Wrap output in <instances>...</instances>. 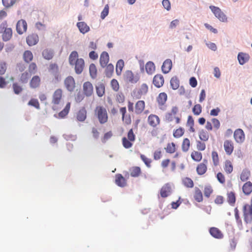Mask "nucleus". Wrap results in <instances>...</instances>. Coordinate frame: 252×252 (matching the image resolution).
Here are the masks:
<instances>
[{"label":"nucleus","mask_w":252,"mask_h":252,"mask_svg":"<svg viewBox=\"0 0 252 252\" xmlns=\"http://www.w3.org/2000/svg\"><path fill=\"white\" fill-rule=\"evenodd\" d=\"M39 40L37 34L31 33L29 34L26 38V42L28 45L32 46L36 44Z\"/></svg>","instance_id":"nucleus-15"},{"label":"nucleus","mask_w":252,"mask_h":252,"mask_svg":"<svg viewBox=\"0 0 252 252\" xmlns=\"http://www.w3.org/2000/svg\"><path fill=\"white\" fill-rule=\"evenodd\" d=\"M167 99V95L165 93H160L157 98V102L159 105H163Z\"/></svg>","instance_id":"nucleus-29"},{"label":"nucleus","mask_w":252,"mask_h":252,"mask_svg":"<svg viewBox=\"0 0 252 252\" xmlns=\"http://www.w3.org/2000/svg\"><path fill=\"white\" fill-rule=\"evenodd\" d=\"M94 115L101 125L108 121V114L107 109L102 105H97L94 109Z\"/></svg>","instance_id":"nucleus-1"},{"label":"nucleus","mask_w":252,"mask_h":252,"mask_svg":"<svg viewBox=\"0 0 252 252\" xmlns=\"http://www.w3.org/2000/svg\"><path fill=\"white\" fill-rule=\"evenodd\" d=\"M141 173V168L138 166H133L130 169V176L133 177H138Z\"/></svg>","instance_id":"nucleus-37"},{"label":"nucleus","mask_w":252,"mask_h":252,"mask_svg":"<svg viewBox=\"0 0 252 252\" xmlns=\"http://www.w3.org/2000/svg\"><path fill=\"white\" fill-rule=\"evenodd\" d=\"M148 91V87L146 84H143L141 85L140 89L139 90V94L141 95L145 94Z\"/></svg>","instance_id":"nucleus-63"},{"label":"nucleus","mask_w":252,"mask_h":252,"mask_svg":"<svg viewBox=\"0 0 252 252\" xmlns=\"http://www.w3.org/2000/svg\"><path fill=\"white\" fill-rule=\"evenodd\" d=\"M172 66V61L170 59L166 60L163 63V64L161 66L162 71L164 73H168Z\"/></svg>","instance_id":"nucleus-27"},{"label":"nucleus","mask_w":252,"mask_h":252,"mask_svg":"<svg viewBox=\"0 0 252 252\" xmlns=\"http://www.w3.org/2000/svg\"><path fill=\"white\" fill-rule=\"evenodd\" d=\"M250 176V171L248 169H245L242 171L240 175V179L242 181L245 182L246 181H247L249 179Z\"/></svg>","instance_id":"nucleus-48"},{"label":"nucleus","mask_w":252,"mask_h":252,"mask_svg":"<svg viewBox=\"0 0 252 252\" xmlns=\"http://www.w3.org/2000/svg\"><path fill=\"white\" fill-rule=\"evenodd\" d=\"M115 183L119 187H124L126 185V181L121 174H117L115 175Z\"/></svg>","instance_id":"nucleus-25"},{"label":"nucleus","mask_w":252,"mask_h":252,"mask_svg":"<svg viewBox=\"0 0 252 252\" xmlns=\"http://www.w3.org/2000/svg\"><path fill=\"white\" fill-rule=\"evenodd\" d=\"M27 30V24L25 20L21 19L19 20L16 25V31L19 34L25 32Z\"/></svg>","instance_id":"nucleus-9"},{"label":"nucleus","mask_w":252,"mask_h":252,"mask_svg":"<svg viewBox=\"0 0 252 252\" xmlns=\"http://www.w3.org/2000/svg\"><path fill=\"white\" fill-rule=\"evenodd\" d=\"M37 69V65L35 63H31L28 67L29 72L32 74H34Z\"/></svg>","instance_id":"nucleus-59"},{"label":"nucleus","mask_w":252,"mask_h":252,"mask_svg":"<svg viewBox=\"0 0 252 252\" xmlns=\"http://www.w3.org/2000/svg\"><path fill=\"white\" fill-rule=\"evenodd\" d=\"M48 69L50 74L54 76L56 79H58L59 69L57 64L55 63H50L49 65Z\"/></svg>","instance_id":"nucleus-17"},{"label":"nucleus","mask_w":252,"mask_h":252,"mask_svg":"<svg viewBox=\"0 0 252 252\" xmlns=\"http://www.w3.org/2000/svg\"><path fill=\"white\" fill-rule=\"evenodd\" d=\"M63 93L62 89H57L53 94L51 103L52 109L54 110H57L61 105L63 101Z\"/></svg>","instance_id":"nucleus-2"},{"label":"nucleus","mask_w":252,"mask_h":252,"mask_svg":"<svg viewBox=\"0 0 252 252\" xmlns=\"http://www.w3.org/2000/svg\"><path fill=\"white\" fill-rule=\"evenodd\" d=\"M243 212L244 220L247 223H251L252 221V207L249 204H245L243 208Z\"/></svg>","instance_id":"nucleus-6"},{"label":"nucleus","mask_w":252,"mask_h":252,"mask_svg":"<svg viewBox=\"0 0 252 252\" xmlns=\"http://www.w3.org/2000/svg\"><path fill=\"white\" fill-rule=\"evenodd\" d=\"M0 33H2V39L4 41H9L12 36V30L8 28L6 21L0 24Z\"/></svg>","instance_id":"nucleus-3"},{"label":"nucleus","mask_w":252,"mask_h":252,"mask_svg":"<svg viewBox=\"0 0 252 252\" xmlns=\"http://www.w3.org/2000/svg\"><path fill=\"white\" fill-rule=\"evenodd\" d=\"M75 65V72L79 74L82 72L83 71L84 66H85V62L83 59L80 58L79 60H77L75 63H74V65Z\"/></svg>","instance_id":"nucleus-16"},{"label":"nucleus","mask_w":252,"mask_h":252,"mask_svg":"<svg viewBox=\"0 0 252 252\" xmlns=\"http://www.w3.org/2000/svg\"><path fill=\"white\" fill-rule=\"evenodd\" d=\"M106 67V69L105 70V73L106 76L107 77H111L114 72V67L112 64L109 63L108 64H107Z\"/></svg>","instance_id":"nucleus-44"},{"label":"nucleus","mask_w":252,"mask_h":252,"mask_svg":"<svg viewBox=\"0 0 252 252\" xmlns=\"http://www.w3.org/2000/svg\"><path fill=\"white\" fill-rule=\"evenodd\" d=\"M170 85L173 90H176L179 87L180 81L177 76H174L171 79Z\"/></svg>","instance_id":"nucleus-45"},{"label":"nucleus","mask_w":252,"mask_h":252,"mask_svg":"<svg viewBox=\"0 0 252 252\" xmlns=\"http://www.w3.org/2000/svg\"><path fill=\"white\" fill-rule=\"evenodd\" d=\"M140 158L147 167L150 168L151 167L152 160L151 158H147L145 155L142 154L140 155Z\"/></svg>","instance_id":"nucleus-54"},{"label":"nucleus","mask_w":252,"mask_h":252,"mask_svg":"<svg viewBox=\"0 0 252 252\" xmlns=\"http://www.w3.org/2000/svg\"><path fill=\"white\" fill-rule=\"evenodd\" d=\"M23 59L27 63H29L33 59V55L31 51H25L23 54Z\"/></svg>","instance_id":"nucleus-41"},{"label":"nucleus","mask_w":252,"mask_h":252,"mask_svg":"<svg viewBox=\"0 0 252 252\" xmlns=\"http://www.w3.org/2000/svg\"><path fill=\"white\" fill-rule=\"evenodd\" d=\"M242 189L246 195H249L252 192V183L250 181L247 182L244 184Z\"/></svg>","instance_id":"nucleus-33"},{"label":"nucleus","mask_w":252,"mask_h":252,"mask_svg":"<svg viewBox=\"0 0 252 252\" xmlns=\"http://www.w3.org/2000/svg\"><path fill=\"white\" fill-rule=\"evenodd\" d=\"M223 146L226 154L230 155L234 150V146L232 141L228 140H225L224 142Z\"/></svg>","instance_id":"nucleus-22"},{"label":"nucleus","mask_w":252,"mask_h":252,"mask_svg":"<svg viewBox=\"0 0 252 252\" xmlns=\"http://www.w3.org/2000/svg\"><path fill=\"white\" fill-rule=\"evenodd\" d=\"M125 100V96L122 93L118 94L116 96V101L119 103H123Z\"/></svg>","instance_id":"nucleus-61"},{"label":"nucleus","mask_w":252,"mask_h":252,"mask_svg":"<svg viewBox=\"0 0 252 252\" xmlns=\"http://www.w3.org/2000/svg\"><path fill=\"white\" fill-rule=\"evenodd\" d=\"M217 178L218 181L221 184H224L225 183V178L224 175L221 172L218 173Z\"/></svg>","instance_id":"nucleus-62"},{"label":"nucleus","mask_w":252,"mask_h":252,"mask_svg":"<svg viewBox=\"0 0 252 252\" xmlns=\"http://www.w3.org/2000/svg\"><path fill=\"white\" fill-rule=\"evenodd\" d=\"M145 107V103L143 100H138L135 105L134 113L136 114H140L144 111Z\"/></svg>","instance_id":"nucleus-23"},{"label":"nucleus","mask_w":252,"mask_h":252,"mask_svg":"<svg viewBox=\"0 0 252 252\" xmlns=\"http://www.w3.org/2000/svg\"><path fill=\"white\" fill-rule=\"evenodd\" d=\"M87 118V111L85 107L81 108L76 114V119L79 122H84Z\"/></svg>","instance_id":"nucleus-26"},{"label":"nucleus","mask_w":252,"mask_h":252,"mask_svg":"<svg viewBox=\"0 0 252 252\" xmlns=\"http://www.w3.org/2000/svg\"><path fill=\"white\" fill-rule=\"evenodd\" d=\"M12 88L14 93L16 94H19L23 91V88L17 83H14L12 84Z\"/></svg>","instance_id":"nucleus-56"},{"label":"nucleus","mask_w":252,"mask_h":252,"mask_svg":"<svg viewBox=\"0 0 252 252\" xmlns=\"http://www.w3.org/2000/svg\"><path fill=\"white\" fill-rule=\"evenodd\" d=\"M124 66V61L123 60H119L117 63L116 67V72L118 75H120L121 74Z\"/></svg>","instance_id":"nucleus-46"},{"label":"nucleus","mask_w":252,"mask_h":252,"mask_svg":"<svg viewBox=\"0 0 252 252\" xmlns=\"http://www.w3.org/2000/svg\"><path fill=\"white\" fill-rule=\"evenodd\" d=\"M199 137L200 140L206 141L209 139V134L207 131L202 130L199 132Z\"/></svg>","instance_id":"nucleus-57"},{"label":"nucleus","mask_w":252,"mask_h":252,"mask_svg":"<svg viewBox=\"0 0 252 252\" xmlns=\"http://www.w3.org/2000/svg\"><path fill=\"white\" fill-rule=\"evenodd\" d=\"M160 119L156 115L151 114L148 117V123L149 125L153 127H156L160 124Z\"/></svg>","instance_id":"nucleus-13"},{"label":"nucleus","mask_w":252,"mask_h":252,"mask_svg":"<svg viewBox=\"0 0 252 252\" xmlns=\"http://www.w3.org/2000/svg\"><path fill=\"white\" fill-rule=\"evenodd\" d=\"M202 112V107L199 104H195L192 108V112L195 115H199Z\"/></svg>","instance_id":"nucleus-58"},{"label":"nucleus","mask_w":252,"mask_h":252,"mask_svg":"<svg viewBox=\"0 0 252 252\" xmlns=\"http://www.w3.org/2000/svg\"><path fill=\"white\" fill-rule=\"evenodd\" d=\"M208 160L204 159L202 162L198 164L196 167V172L199 175L204 174L207 170Z\"/></svg>","instance_id":"nucleus-11"},{"label":"nucleus","mask_w":252,"mask_h":252,"mask_svg":"<svg viewBox=\"0 0 252 252\" xmlns=\"http://www.w3.org/2000/svg\"><path fill=\"white\" fill-rule=\"evenodd\" d=\"M42 56L46 60H51L54 56L53 50L48 49H45L42 52Z\"/></svg>","instance_id":"nucleus-39"},{"label":"nucleus","mask_w":252,"mask_h":252,"mask_svg":"<svg viewBox=\"0 0 252 252\" xmlns=\"http://www.w3.org/2000/svg\"><path fill=\"white\" fill-rule=\"evenodd\" d=\"M124 79L126 81L131 83H136L139 80L138 75H134L130 70H127L124 74Z\"/></svg>","instance_id":"nucleus-12"},{"label":"nucleus","mask_w":252,"mask_h":252,"mask_svg":"<svg viewBox=\"0 0 252 252\" xmlns=\"http://www.w3.org/2000/svg\"><path fill=\"white\" fill-rule=\"evenodd\" d=\"M223 169L225 172L227 174H229L232 172L233 167L232 162L230 160H226L225 161L223 165Z\"/></svg>","instance_id":"nucleus-30"},{"label":"nucleus","mask_w":252,"mask_h":252,"mask_svg":"<svg viewBox=\"0 0 252 252\" xmlns=\"http://www.w3.org/2000/svg\"><path fill=\"white\" fill-rule=\"evenodd\" d=\"M76 26L80 32L83 34L88 32L90 30V27L84 22H78Z\"/></svg>","instance_id":"nucleus-28"},{"label":"nucleus","mask_w":252,"mask_h":252,"mask_svg":"<svg viewBox=\"0 0 252 252\" xmlns=\"http://www.w3.org/2000/svg\"><path fill=\"white\" fill-rule=\"evenodd\" d=\"M211 156L214 165L218 166L219 164V158L218 153L216 151H213Z\"/></svg>","instance_id":"nucleus-52"},{"label":"nucleus","mask_w":252,"mask_h":252,"mask_svg":"<svg viewBox=\"0 0 252 252\" xmlns=\"http://www.w3.org/2000/svg\"><path fill=\"white\" fill-rule=\"evenodd\" d=\"M70 102H67L64 108L61 111L59 114L58 116L60 118H64L68 114L70 108Z\"/></svg>","instance_id":"nucleus-35"},{"label":"nucleus","mask_w":252,"mask_h":252,"mask_svg":"<svg viewBox=\"0 0 252 252\" xmlns=\"http://www.w3.org/2000/svg\"><path fill=\"white\" fill-rule=\"evenodd\" d=\"M182 184L188 188H192L193 187L194 183L193 181L189 177H185L182 179Z\"/></svg>","instance_id":"nucleus-43"},{"label":"nucleus","mask_w":252,"mask_h":252,"mask_svg":"<svg viewBox=\"0 0 252 252\" xmlns=\"http://www.w3.org/2000/svg\"><path fill=\"white\" fill-rule=\"evenodd\" d=\"M145 69L148 74H152L155 71V65L152 62H148L145 65Z\"/></svg>","instance_id":"nucleus-36"},{"label":"nucleus","mask_w":252,"mask_h":252,"mask_svg":"<svg viewBox=\"0 0 252 252\" xmlns=\"http://www.w3.org/2000/svg\"><path fill=\"white\" fill-rule=\"evenodd\" d=\"M213 192V189L211 186L208 185L205 187L204 189V193L205 197L208 198L209 197Z\"/></svg>","instance_id":"nucleus-53"},{"label":"nucleus","mask_w":252,"mask_h":252,"mask_svg":"<svg viewBox=\"0 0 252 252\" xmlns=\"http://www.w3.org/2000/svg\"><path fill=\"white\" fill-rule=\"evenodd\" d=\"M209 233L214 238L218 239H221L223 237V234L221 231L215 227H211L209 229Z\"/></svg>","instance_id":"nucleus-18"},{"label":"nucleus","mask_w":252,"mask_h":252,"mask_svg":"<svg viewBox=\"0 0 252 252\" xmlns=\"http://www.w3.org/2000/svg\"><path fill=\"white\" fill-rule=\"evenodd\" d=\"M41 83V79L38 75L33 76L30 82V86L31 88L35 89L38 88Z\"/></svg>","instance_id":"nucleus-24"},{"label":"nucleus","mask_w":252,"mask_h":252,"mask_svg":"<svg viewBox=\"0 0 252 252\" xmlns=\"http://www.w3.org/2000/svg\"><path fill=\"white\" fill-rule=\"evenodd\" d=\"M64 84L66 90L69 92L73 91L75 88L74 79L71 76L67 77L64 79Z\"/></svg>","instance_id":"nucleus-8"},{"label":"nucleus","mask_w":252,"mask_h":252,"mask_svg":"<svg viewBox=\"0 0 252 252\" xmlns=\"http://www.w3.org/2000/svg\"><path fill=\"white\" fill-rule=\"evenodd\" d=\"M165 149L167 153L173 154L176 151L175 144L173 142L168 143Z\"/></svg>","instance_id":"nucleus-51"},{"label":"nucleus","mask_w":252,"mask_h":252,"mask_svg":"<svg viewBox=\"0 0 252 252\" xmlns=\"http://www.w3.org/2000/svg\"><path fill=\"white\" fill-rule=\"evenodd\" d=\"M210 8L215 16L219 19V20L223 22L227 21V17L226 15L219 7L211 5L210 6Z\"/></svg>","instance_id":"nucleus-7"},{"label":"nucleus","mask_w":252,"mask_h":252,"mask_svg":"<svg viewBox=\"0 0 252 252\" xmlns=\"http://www.w3.org/2000/svg\"><path fill=\"white\" fill-rule=\"evenodd\" d=\"M184 133V129L182 127H179L176 129L173 132V136L175 138H178L183 135Z\"/></svg>","instance_id":"nucleus-55"},{"label":"nucleus","mask_w":252,"mask_h":252,"mask_svg":"<svg viewBox=\"0 0 252 252\" xmlns=\"http://www.w3.org/2000/svg\"><path fill=\"white\" fill-rule=\"evenodd\" d=\"M179 111L178 107L177 106L172 107L171 111L167 113L165 116V121L167 122H171L175 120V123L178 124L180 123L181 118L177 116V114Z\"/></svg>","instance_id":"nucleus-4"},{"label":"nucleus","mask_w":252,"mask_h":252,"mask_svg":"<svg viewBox=\"0 0 252 252\" xmlns=\"http://www.w3.org/2000/svg\"><path fill=\"white\" fill-rule=\"evenodd\" d=\"M28 105L32 106L37 109H40V104L36 99L32 98L28 102Z\"/></svg>","instance_id":"nucleus-60"},{"label":"nucleus","mask_w":252,"mask_h":252,"mask_svg":"<svg viewBox=\"0 0 252 252\" xmlns=\"http://www.w3.org/2000/svg\"><path fill=\"white\" fill-rule=\"evenodd\" d=\"M32 74L29 72L25 71L22 73L20 78V82L23 84H26L28 83L29 79L31 78Z\"/></svg>","instance_id":"nucleus-40"},{"label":"nucleus","mask_w":252,"mask_h":252,"mask_svg":"<svg viewBox=\"0 0 252 252\" xmlns=\"http://www.w3.org/2000/svg\"><path fill=\"white\" fill-rule=\"evenodd\" d=\"M79 59L77 52L75 51H72L70 53L68 58L69 64L71 65H74V63H75L76 61L79 60Z\"/></svg>","instance_id":"nucleus-34"},{"label":"nucleus","mask_w":252,"mask_h":252,"mask_svg":"<svg viewBox=\"0 0 252 252\" xmlns=\"http://www.w3.org/2000/svg\"><path fill=\"white\" fill-rule=\"evenodd\" d=\"M96 91L97 95L99 97H101L105 93V87L102 83L98 84L96 86Z\"/></svg>","instance_id":"nucleus-49"},{"label":"nucleus","mask_w":252,"mask_h":252,"mask_svg":"<svg viewBox=\"0 0 252 252\" xmlns=\"http://www.w3.org/2000/svg\"><path fill=\"white\" fill-rule=\"evenodd\" d=\"M190 156L191 158L196 162L200 161L202 158V155L201 153L196 151H193L192 152Z\"/></svg>","instance_id":"nucleus-38"},{"label":"nucleus","mask_w":252,"mask_h":252,"mask_svg":"<svg viewBox=\"0 0 252 252\" xmlns=\"http://www.w3.org/2000/svg\"><path fill=\"white\" fill-rule=\"evenodd\" d=\"M234 137L237 143H242L245 140V134L242 129H237L234 133Z\"/></svg>","instance_id":"nucleus-19"},{"label":"nucleus","mask_w":252,"mask_h":252,"mask_svg":"<svg viewBox=\"0 0 252 252\" xmlns=\"http://www.w3.org/2000/svg\"><path fill=\"white\" fill-rule=\"evenodd\" d=\"M172 189L170 185L167 183L163 185L160 189V195L162 198L168 197L171 193Z\"/></svg>","instance_id":"nucleus-14"},{"label":"nucleus","mask_w":252,"mask_h":252,"mask_svg":"<svg viewBox=\"0 0 252 252\" xmlns=\"http://www.w3.org/2000/svg\"><path fill=\"white\" fill-rule=\"evenodd\" d=\"M135 140V135L134 134L133 129L131 128L128 132L127 138L124 137L122 138V144L123 146L126 149L131 148L133 142Z\"/></svg>","instance_id":"nucleus-5"},{"label":"nucleus","mask_w":252,"mask_h":252,"mask_svg":"<svg viewBox=\"0 0 252 252\" xmlns=\"http://www.w3.org/2000/svg\"><path fill=\"white\" fill-rule=\"evenodd\" d=\"M227 200L229 204L233 205L236 201V196L235 193L233 191L227 192Z\"/></svg>","instance_id":"nucleus-42"},{"label":"nucleus","mask_w":252,"mask_h":252,"mask_svg":"<svg viewBox=\"0 0 252 252\" xmlns=\"http://www.w3.org/2000/svg\"><path fill=\"white\" fill-rule=\"evenodd\" d=\"M89 72L91 77L93 79L96 78L97 76V69L96 66L94 63H91L89 67Z\"/></svg>","instance_id":"nucleus-50"},{"label":"nucleus","mask_w":252,"mask_h":252,"mask_svg":"<svg viewBox=\"0 0 252 252\" xmlns=\"http://www.w3.org/2000/svg\"><path fill=\"white\" fill-rule=\"evenodd\" d=\"M83 91L84 94L87 96H90L94 92V88L92 84L89 82H86L83 85Z\"/></svg>","instance_id":"nucleus-10"},{"label":"nucleus","mask_w":252,"mask_h":252,"mask_svg":"<svg viewBox=\"0 0 252 252\" xmlns=\"http://www.w3.org/2000/svg\"><path fill=\"white\" fill-rule=\"evenodd\" d=\"M193 197L194 199L198 202H201L203 201V194L202 191L197 187L194 189Z\"/></svg>","instance_id":"nucleus-32"},{"label":"nucleus","mask_w":252,"mask_h":252,"mask_svg":"<svg viewBox=\"0 0 252 252\" xmlns=\"http://www.w3.org/2000/svg\"><path fill=\"white\" fill-rule=\"evenodd\" d=\"M109 61V56L107 52H103L100 56L99 63L101 66L105 67Z\"/></svg>","instance_id":"nucleus-21"},{"label":"nucleus","mask_w":252,"mask_h":252,"mask_svg":"<svg viewBox=\"0 0 252 252\" xmlns=\"http://www.w3.org/2000/svg\"><path fill=\"white\" fill-rule=\"evenodd\" d=\"M249 55L244 53H239L238 55V60L240 64H244L249 60Z\"/></svg>","instance_id":"nucleus-31"},{"label":"nucleus","mask_w":252,"mask_h":252,"mask_svg":"<svg viewBox=\"0 0 252 252\" xmlns=\"http://www.w3.org/2000/svg\"><path fill=\"white\" fill-rule=\"evenodd\" d=\"M111 85L112 88L115 91H118L119 89V84L118 82L116 79H112L111 82Z\"/></svg>","instance_id":"nucleus-64"},{"label":"nucleus","mask_w":252,"mask_h":252,"mask_svg":"<svg viewBox=\"0 0 252 252\" xmlns=\"http://www.w3.org/2000/svg\"><path fill=\"white\" fill-rule=\"evenodd\" d=\"M190 146L189 140L187 138H184L182 143V150L184 152H187L189 151Z\"/></svg>","instance_id":"nucleus-47"},{"label":"nucleus","mask_w":252,"mask_h":252,"mask_svg":"<svg viewBox=\"0 0 252 252\" xmlns=\"http://www.w3.org/2000/svg\"><path fill=\"white\" fill-rule=\"evenodd\" d=\"M164 80L163 76L161 74L156 75L153 80L154 85L157 88H160L164 84Z\"/></svg>","instance_id":"nucleus-20"}]
</instances>
